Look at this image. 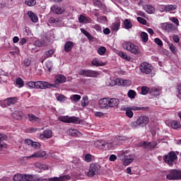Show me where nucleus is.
Listing matches in <instances>:
<instances>
[{
  "instance_id": "cd10ccee",
  "label": "nucleus",
  "mask_w": 181,
  "mask_h": 181,
  "mask_svg": "<svg viewBox=\"0 0 181 181\" xmlns=\"http://www.w3.org/2000/svg\"><path fill=\"white\" fill-rule=\"evenodd\" d=\"M54 81L55 83H57V84L66 83V76H64V75H57L55 76Z\"/></svg>"
},
{
  "instance_id": "4c0bfd02",
  "label": "nucleus",
  "mask_w": 181,
  "mask_h": 181,
  "mask_svg": "<svg viewBox=\"0 0 181 181\" xmlns=\"http://www.w3.org/2000/svg\"><path fill=\"white\" fill-rule=\"evenodd\" d=\"M94 146L95 148H98V149H103V146H104V140H97L94 142Z\"/></svg>"
},
{
  "instance_id": "423d86ee",
  "label": "nucleus",
  "mask_w": 181,
  "mask_h": 181,
  "mask_svg": "<svg viewBox=\"0 0 181 181\" xmlns=\"http://www.w3.org/2000/svg\"><path fill=\"white\" fill-rule=\"evenodd\" d=\"M139 70L144 74H152L153 66L148 62H142L139 66Z\"/></svg>"
},
{
  "instance_id": "c85d7f7f",
  "label": "nucleus",
  "mask_w": 181,
  "mask_h": 181,
  "mask_svg": "<svg viewBox=\"0 0 181 181\" xmlns=\"http://www.w3.org/2000/svg\"><path fill=\"white\" fill-rule=\"evenodd\" d=\"M74 47V43L71 41H68L64 45V50L66 53H69Z\"/></svg>"
},
{
  "instance_id": "bb28decb",
  "label": "nucleus",
  "mask_w": 181,
  "mask_h": 181,
  "mask_svg": "<svg viewBox=\"0 0 181 181\" xmlns=\"http://www.w3.org/2000/svg\"><path fill=\"white\" fill-rule=\"evenodd\" d=\"M120 26H121V21H117L116 22L112 24L110 29L113 32H118V30H119Z\"/></svg>"
},
{
  "instance_id": "864d4df0",
  "label": "nucleus",
  "mask_w": 181,
  "mask_h": 181,
  "mask_svg": "<svg viewBox=\"0 0 181 181\" xmlns=\"http://www.w3.org/2000/svg\"><path fill=\"white\" fill-rule=\"evenodd\" d=\"M27 86L30 88H36V81H28L27 82Z\"/></svg>"
},
{
  "instance_id": "0e129e2a",
  "label": "nucleus",
  "mask_w": 181,
  "mask_h": 181,
  "mask_svg": "<svg viewBox=\"0 0 181 181\" xmlns=\"http://www.w3.org/2000/svg\"><path fill=\"white\" fill-rule=\"evenodd\" d=\"M92 28H93V29H95L97 32L101 33L102 29L100 25L95 24V25H93Z\"/></svg>"
},
{
  "instance_id": "4468645a",
  "label": "nucleus",
  "mask_w": 181,
  "mask_h": 181,
  "mask_svg": "<svg viewBox=\"0 0 181 181\" xmlns=\"http://www.w3.org/2000/svg\"><path fill=\"white\" fill-rule=\"evenodd\" d=\"M18 103V98L13 97V98H8L7 99H5L3 102L1 103V105L3 107H6V105H13Z\"/></svg>"
},
{
  "instance_id": "dca6fc26",
  "label": "nucleus",
  "mask_w": 181,
  "mask_h": 181,
  "mask_svg": "<svg viewBox=\"0 0 181 181\" xmlns=\"http://www.w3.org/2000/svg\"><path fill=\"white\" fill-rule=\"evenodd\" d=\"M141 110H144V107H138V106H132V107H129L126 111L127 117L129 118H132L134 117V112L133 111H141Z\"/></svg>"
},
{
  "instance_id": "c03bdc74",
  "label": "nucleus",
  "mask_w": 181,
  "mask_h": 181,
  "mask_svg": "<svg viewBox=\"0 0 181 181\" xmlns=\"http://www.w3.org/2000/svg\"><path fill=\"white\" fill-rule=\"evenodd\" d=\"M70 100L74 103H78L81 100V96L80 95H72L70 96Z\"/></svg>"
},
{
  "instance_id": "49530a36",
  "label": "nucleus",
  "mask_w": 181,
  "mask_h": 181,
  "mask_svg": "<svg viewBox=\"0 0 181 181\" xmlns=\"http://www.w3.org/2000/svg\"><path fill=\"white\" fill-rule=\"evenodd\" d=\"M81 31L82 33H83V35H85V36H86V37H88V39H89V40H91V39H93V35L90 33H88V31L86 30V29L81 28Z\"/></svg>"
},
{
  "instance_id": "338daca9",
  "label": "nucleus",
  "mask_w": 181,
  "mask_h": 181,
  "mask_svg": "<svg viewBox=\"0 0 181 181\" xmlns=\"http://www.w3.org/2000/svg\"><path fill=\"white\" fill-rule=\"evenodd\" d=\"M109 160L110 162H115V160H117V156L114 154L110 155V156L109 157Z\"/></svg>"
},
{
  "instance_id": "7c9ffc66",
  "label": "nucleus",
  "mask_w": 181,
  "mask_h": 181,
  "mask_svg": "<svg viewBox=\"0 0 181 181\" xmlns=\"http://www.w3.org/2000/svg\"><path fill=\"white\" fill-rule=\"evenodd\" d=\"M67 132L69 135H71V136H80V135H81V133H80L78 130L76 129H70L67 131Z\"/></svg>"
},
{
  "instance_id": "b1692460",
  "label": "nucleus",
  "mask_w": 181,
  "mask_h": 181,
  "mask_svg": "<svg viewBox=\"0 0 181 181\" xmlns=\"http://www.w3.org/2000/svg\"><path fill=\"white\" fill-rule=\"evenodd\" d=\"M112 148H114V143L103 141V146L102 148L103 151H110V149H112Z\"/></svg>"
},
{
  "instance_id": "2f4dec72",
  "label": "nucleus",
  "mask_w": 181,
  "mask_h": 181,
  "mask_svg": "<svg viewBox=\"0 0 181 181\" xmlns=\"http://www.w3.org/2000/svg\"><path fill=\"white\" fill-rule=\"evenodd\" d=\"M91 64L93 66H95L96 67H100V66H105L106 64L105 62H102L98 59H94L93 60H92Z\"/></svg>"
},
{
  "instance_id": "8fccbe9b",
  "label": "nucleus",
  "mask_w": 181,
  "mask_h": 181,
  "mask_svg": "<svg viewBox=\"0 0 181 181\" xmlns=\"http://www.w3.org/2000/svg\"><path fill=\"white\" fill-rule=\"evenodd\" d=\"M25 4L28 6H35L36 5V0H26Z\"/></svg>"
},
{
  "instance_id": "39448f33",
  "label": "nucleus",
  "mask_w": 181,
  "mask_h": 181,
  "mask_svg": "<svg viewBox=\"0 0 181 181\" xmlns=\"http://www.w3.org/2000/svg\"><path fill=\"white\" fill-rule=\"evenodd\" d=\"M149 122V118L146 116H140L136 122L132 123V127L136 128V127H146Z\"/></svg>"
},
{
  "instance_id": "a878e982",
  "label": "nucleus",
  "mask_w": 181,
  "mask_h": 181,
  "mask_svg": "<svg viewBox=\"0 0 181 181\" xmlns=\"http://www.w3.org/2000/svg\"><path fill=\"white\" fill-rule=\"evenodd\" d=\"M28 119L30 122H37V124H40V122H42V119L37 117H36L33 114H28Z\"/></svg>"
},
{
  "instance_id": "f257e3e1",
  "label": "nucleus",
  "mask_w": 181,
  "mask_h": 181,
  "mask_svg": "<svg viewBox=\"0 0 181 181\" xmlns=\"http://www.w3.org/2000/svg\"><path fill=\"white\" fill-rule=\"evenodd\" d=\"M99 105L100 108L110 110V108H115L119 105V100L114 98H104L99 100Z\"/></svg>"
},
{
  "instance_id": "e433bc0d",
  "label": "nucleus",
  "mask_w": 181,
  "mask_h": 181,
  "mask_svg": "<svg viewBox=\"0 0 181 181\" xmlns=\"http://www.w3.org/2000/svg\"><path fill=\"white\" fill-rule=\"evenodd\" d=\"M6 139V135L5 134H0V149L2 148H6V144L4 143L2 141H5Z\"/></svg>"
},
{
  "instance_id": "2eb2a0df",
  "label": "nucleus",
  "mask_w": 181,
  "mask_h": 181,
  "mask_svg": "<svg viewBox=\"0 0 181 181\" xmlns=\"http://www.w3.org/2000/svg\"><path fill=\"white\" fill-rule=\"evenodd\" d=\"M46 156V152L45 151H38L35 153H33L31 156H25L24 159H35L36 158H45Z\"/></svg>"
},
{
  "instance_id": "f03ea898",
  "label": "nucleus",
  "mask_w": 181,
  "mask_h": 181,
  "mask_svg": "<svg viewBox=\"0 0 181 181\" xmlns=\"http://www.w3.org/2000/svg\"><path fill=\"white\" fill-rule=\"evenodd\" d=\"M13 181H47L38 175L28 174H16L13 177Z\"/></svg>"
},
{
  "instance_id": "a211bd4d",
  "label": "nucleus",
  "mask_w": 181,
  "mask_h": 181,
  "mask_svg": "<svg viewBox=\"0 0 181 181\" xmlns=\"http://www.w3.org/2000/svg\"><path fill=\"white\" fill-rule=\"evenodd\" d=\"M161 28L163 30H165V32H168V33H170L175 30V26L173 24L164 23L161 25Z\"/></svg>"
},
{
  "instance_id": "6e6552de",
  "label": "nucleus",
  "mask_w": 181,
  "mask_h": 181,
  "mask_svg": "<svg viewBox=\"0 0 181 181\" xmlns=\"http://www.w3.org/2000/svg\"><path fill=\"white\" fill-rule=\"evenodd\" d=\"M177 159V156L175 151L169 152L168 155L163 156V160L170 166H173V163Z\"/></svg>"
},
{
  "instance_id": "5701e85b",
  "label": "nucleus",
  "mask_w": 181,
  "mask_h": 181,
  "mask_svg": "<svg viewBox=\"0 0 181 181\" xmlns=\"http://www.w3.org/2000/svg\"><path fill=\"white\" fill-rule=\"evenodd\" d=\"M51 11L54 13H57V15H60V14L63 13V12H64V10L63 8H62V7H60L57 5H53L51 7Z\"/></svg>"
},
{
  "instance_id": "20e7f679",
  "label": "nucleus",
  "mask_w": 181,
  "mask_h": 181,
  "mask_svg": "<svg viewBox=\"0 0 181 181\" xmlns=\"http://www.w3.org/2000/svg\"><path fill=\"white\" fill-rule=\"evenodd\" d=\"M122 46L127 52H130L133 54H139V47L135 45V44L131 42H126L123 43Z\"/></svg>"
},
{
  "instance_id": "ea45409f",
  "label": "nucleus",
  "mask_w": 181,
  "mask_h": 181,
  "mask_svg": "<svg viewBox=\"0 0 181 181\" xmlns=\"http://www.w3.org/2000/svg\"><path fill=\"white\" fill-rule=\"evenodd\" d=\"M55 96H56L57 101H59L60 103H63V102L66 101V100H67V98H66V96H64V95H62V94L56 93Z\"/></svg>"
},
{
  "instance_id": "5fc2aeb1",
  "label": "nucleus",
  "mask_w": 181,
  "mask_h": 181,
  "mask_svg": "<svg viewBox=\"0 0 181 181\" xmlns=\"http://www.w3.org/2000/svg\"><path fill=\"white\" fill-rule=\"evenodd\" d=\"M16 83L17 86H19V87H22L24 84L23 79L21 78H17Z\"/></svg>"
},
{
  "instance_id": "69168bd1",
  "label": "nucleus",
  "mask_w": 181,
  "mask_h": 181,
  "mask_svg": "<svg viewBox=\"0 0 181 181\" xmlns=\"http://www.w3.org/2000/svg\"><path fill=\"white\" fill-rule=\"evenodd\" d=\"M173 40L175 42V43H179V42H180V38L179 37L178 35H174L173 36Z\"/></svg>"
},
{
  "instance_id": "9b49d317",
  "label": "nucleus",
  "mask_w": 181,
  "mask_h": 181,
  "mask_svg": "<svg viewBox=\"0 0 181 181\" xmlns=\"http://www.w3.org/2000/svg\"><path fill=\"white\" fill-rule=\"evenodd\" d=\"M52 87H54V84L49 83L47 81H37L35 88L37 90H46V88H52Z\"/></svg>"
},
{
  "instance_id": "bf43d9fd",
  "label": "nucleus",
  "mask_w": 181,
  "mask_h": 181,
  "mask_svg": "<svg viewBox=\"0 0 181 181\" xmlns=\"http://www.w3.org/2000/svg\"><path fill=\"white\" fill-rule=\"evenodd\" d=\"M33 148H35V149H39L40 148V144L39 142L33 141L32 146Z\"/></svg>"
},
{
  "instance_id": "f704fd0d",
  "label": "nucleus",
  "mask_w": 181,
  "mask_h": 181,
  "mask_svg": "<svg viewBox=\"0 0 181 181\" xmlns=\"http://www.w3.org/2000/svg\"><path fill=\"white\" fill-rule=\"evenodd\" d=\"M28 15L30 19L32 21V22H33L34 23H36V22H37L38 21L37 16H36L33 12L28 11Z\"/></svg>"
},
{
  "instance_id": "1a4fd4ad",
  "label": "nucleus",
  "mask_w": 181,
  "mask_h": 181,
  "mask_svg": "<svg viewBox=\"0 0 181 181\" xmlns=\"http://www.w3.org/2000/svg\"><path fill=\"white\" fill-rule=\"evenodd\" d=\"M100 169H101V166L98 163H92L90 165L89 170L88 172V176L93 177V176H95V175H98L100 173Z\"/></svg>"
},
{
  "instance_id": "052dcab7",
  "label": "nucleus",
  "mask_w": 181,
  "mask_h": 181,
  "mask_svg": "<svg viewBox=\"0 0 181 181\" xmlns=\"http://www.w3.org/2000/svg\"><path fill=\"white\" fill-rule=\"evenodd\" d=\"M74 163L75 166H76L77 168H80L83 165L81 163V160H80V159H78L77 160H74Z\"/></svg>"
},
{
  "instance_id": "f3484780",
  "label": "nucleus",
  "mask_w": 181,
  "mask_h": 181,
  "mask_svg": "<svg viewBox=\"0 0 181 181\" xmlns=\"http://www.w3.org/2000/svg\"><path fill=\"white\" fill-rule=\"evenodd\" d=\"M71 179V177L69 175H60L59 177H54L49 178L48 180H46L47 181H67L70 180Z\"/></svg>"
},
{
  "instance_id": "58836bf2",
  "label": "nucleus",
  "mask_w": 181,
  "mask_h": 181,
  "mask_svg": "<svg viewBox=\"0 0 181 181\" xmlns=\"http://www.w3.org/2000/svg\"><path fill=\"white\" fill-rule=\"evenodd\" d=\"M177 7L176 6L169 4L167 6H165L164 9L165 10V12H172V11L176 10Z\"/></svg>"
},
{
  "instance_id": "393cba45",
  "label": "nucleus",
  "mask_w": 181,
  "mask_h": 181,
  "mask_svg": "<svg viewBox=\"0 0 181 181\" xmlns=\"http://www.w3.org/2000/svg\"><path fill=\"white\" fill-rule=\"evenodd\" d=\"M78 21L80 23H91L93 20L90 17H86L83 15H81L78 17Z\"/></svg>"
},
{
  "instance_id": "a19ab883",
  "label": "nucleus",
  "mask_w": 181,
  "mask_h": 181,
  "mask_svg": "<svg viewBox=\"0 0 181 181\" xmlns=\"http://www.w3.org/2000/svg\"><path fill=\"white\" fill-rule=\"evenodd\" d=\"M118 55L119 56V57H122V59L127 60V62H129V60H131V57L128 56L127 53L124 52H119Z\"/></svg>"
},
{
  "instance_id": "de8ad7c7",
  "label": "nucleus",
  "mask_w": 181,
  "mask_h": 181,
  "mask_svg": "<svg viewBox=\"0 0 181 181\" xmlns=\"http://www.w3.org/2000/svg\"><path fill=\"white\" fill-rule=\"evenodd\" d=\"M105 52H107V48H105V47H100L98 49V53L100 56H104L105 54Z\"/></svg>"
},
{
  "instance_id": "0eeeda50",
  "label": "nucleus",
  "mask_w": 181,
  "mask_h": 181,
  "mask_svg": "<svg viewBox=\"0 0 181 181\" xmlns=\"http://www.w3.org/2000/svg\"><path fill=\"white\" fill-rule=\"evenodd\" d=\"M59 121L62 122H66L68 124H78L80 122V118L77 117H69V116H60L58 118Z\"/></svg>"
},
{
  "instance_id": "79ce46f5",
  "label": "nucleus",
  "mask_w": 181,
  "mask_h": 181,
  "mask_svg": "<svg viewBox=\"0 0 181 181\" xmlns=\"http://www.w3.org/2000/svg\"><path fill=\"white\" fill-rule=\"evenodd\" d=\"M35 167H37L38 169H40L41 170H47L49 169V165L46 164L36 163Z\"/></svg>"
},
{
  "instance_id": "f8f14e48",
  "label": "nucleus",
  "mask_w": 181,
  "mask_h": 181,
  "mask_svg": "<svg viewBox=\"0 0 181 181\" xmlns=\"http://www.w3.org/2000/svg\"><path fill=\"white\" fill-rule=\"evenodd\" d=\"M100 74L98 71L93 70L81 69L78 72L79 76H84L85 77H98Z\"/></svg>"
},
{
  "instance_id": "412c9836",
  "label": "nucleus",
  "mask_w": 181,
  "mask_h": 181,
  "mask_svg": "<svg viewBox=\"0 0 181 181\" xmlns=\"http://www.w3.org/2000/svg\"><path fill=\"white\" fill-rule=\"evenodd\" d=\"M150 94H151V95H154L155 97H158V95H160V94H162V88L159 87L151 88Z\"/></svg>"
},
{
  "instance_id": "ddd939ff",
  "label": "nucleus",
  "mask_w": 181,
  "mask_h": 181,
  "mask_svg": "<svg viewBox=\"0 0 181 181\" xmlns=\"http://www.w3.org/2000/svg\"><path fill=\"white\" fill-rule=\"evenodd\" d=\"M156 142H147V141H141L138 144V146H141L144 149H148V151H152V149H155L156 148Z\"/></svg>"
},
{
  "instance_id": "09e8293b",
  "label": "nucleus",
  "mask_w": 181,
  "mask_h": 181,
  "mask_svg": "<svg viewBox=\"0 0 181 181\" xmlns=\"http://www.w3.org/2000/svg\"><path fill=\"white\" fill-rule=\"evenodd\" d=\"M148 93H151V89H149L148 88V86H143L141 88V92L142 95H146V94H148Z\"/></svg>"
},
{
  "instance_id": "6ab92c4d",
  "label": "nucleus",
  "mask_w": 181,
  "mask_h": 181,
  "mask_svg": "<svg viewBox=\"0 0 181 181\" xmlns=\"http://www.w3.org/2000/svg\"><path fill=\"white\" fill-rule=\"evenodd\" d=\"M53 135V132L50 129H46L42 134H40L39 138L40 139H50Z\"/></svg>"
},
{
  "instance_id": "473e14b6",
  "label": "nucleus",
  "mask_w": 181,
  "mask_h": 181,
  "mask_svg": "<svg viewBox=\"0 0 181 181\" xmlns=\"http://www.w3.org/2000/svg\"><path fill=\"white\" fill-rule=\"evenodd\" d=\"M120 83L119 86H123V87H128L132 84V82H131V80H127V79H122L119 78Z\"/></svg>"
},
{
  "instance_id": "e2e57ef3",
  "label": "nucleus",
  "mask_w": 181,
  "mask_h": 181,
  "mask_svg": "<svg viewBox=\"0 0 181 181\" xmlns=\"http://www.w3.org/2000/svg\"><path fill=\"white\" fill-rule=\"evenodd\" d=\"M95 117H97L98 118H103L104 117V113L102 112H95Z\"/></svg>"
},
{
  "instance_id": "680f3d73",
  "label": "nucleus",
  "mask_w": 181,
  "mask_h": 181,
  "mask_svg": "<svg viewBox=\"0 0 181 181\" xmlns=\"http://www.w3.org/2000/svg\"><path fill=\"white\" fill-rule=\"evenodd\" d=\"M170 21H172V22H173V23H175L177 26H179V19H177L176 17L170 18Z\"/></svg>"
},
{
  "instance_id": "37998d69",
  "label": "nucleus",
  "mask_w": 181,
  "mask_h": 181,
  "mask_svg": "<svg viewBox=\"0 0 181 181\" xmlns=\"http://www.w3.org/2000/svg\"><path fill=\"white\" fill-rule=\"evenodd\" d=\"M93 4L95 5V6L100 8L101 9H105V6L103 5L100 0H93Z\"/></svg>"
},
{
  "instance_id": "774afa93",
  "label": "nucleus",
  "mask_w": 181,
  "mask_h": 181,
  "mask_svg": "<svg viewBox=\"0 0 181 181\" xmlns=\"http://www.w3.org/2000/svg\"><path fill=\"white\" fill-rule=\"evenodd\" d=\"M46 66L48 68L49 71H50V70H52V67H53V64L52 62L50 61L47 62Z\"/></svg>"
},
{
  "instance_id": "4d7b16f0",
  "label": "nucleus",
  "mask_w": 181,
  "mask_h": 181,
  "mask_svg": "<svg viewBox=\"0 0 181 181\" xmlns=\"http://www.w3.org/2000/svg\"><path fill=\"white\" fill-rule=\"evenodd\" d=\"M84 158H85L86 162H91V160L93 159L91 154H90V153L85 155Z\"/></svg>"
},
{
  "instance_id": "603ef678",
  "label": "nucleus",
  "mask_w": 181,
  "mask_h": 181,
  "mask_svg": "<svg viewBox=\"0 0 181 181\" xmlns=\"http://www.w3.org/2000/svg\"><path fill=\"white\" fill-rule=\"evenodd\" d=\"M127 95L129 98H135L136 96V92H135V90H130L128 91Z\"/></svg>"
},
{
  "instance_id": "13d9d810",
  "label": "nucleus",
  "mask_w": 181,
  "mask_h": 181,
  "mask_svg": "<svg viewBox=\"0 0 181 181\" xmlns=\"http://www.w3.org/2000/svg\"><path fill=\"white\" fill-rule=\"evenodd\" d=\"M137 21L141 23V25H146V20L145 18H141V17H137Z\"/></svg>"
},
{
  "instance_id": "4be33fe9",
  "label": "nucleus",
  "mask_w": 181,
  "mask_h": 181,
  "mask_svg": "<svg viewBox=\"0 0 181 181\" xmlns=\"http://www.w3.org/2000/svg\"><path fill=\"white\" fill-rule=\"evenodd\" d=\"M122 27L127 30H129L132 28V22L131 19L125 18L122 21Z\"/></svg>"
},
{
  "instance_id": "a18cd8bd",
  "label": "nucleus",
  "mask_w": 181,
  "mask_h": 181,
  "mask_svg": "<svg viewBox=\"0 0 181 181\" xmlns=\"http://www.w3.org/2000/svg\"><path fill=\"white\" fill-rule=\"evenodd\" d=\"M140 37H141L142 42H144V43H146V42H148V33H146L145 32H142L141 33Z\"/></svg>"
},
{
  "instance_id": "6e6d98bb",
  "label": "nucleus",
  "mask_w": 181,
  "mask_h": 181,
  "mask_svg": "<svg viewBox=\"0 0 181 181\" xmlns=\"http://www.w3.org/2000/svg\"><path fill=\"white\" fill-rule=\"evenodd\" d=\"M49 23H59L60 22V20L59 18H54V17H51L49 19Z\"/></svg>"
},
{
  "instance_id": "c756f323",
  "label": "nucleus",
  "mask_w": 181,
  "mask_h": 181,
  "mask_svg": "<svg viewBox=\"0 0 181 181\" xmlns=\"http://www.w3.org/2000/svg\"><path fill=\"white\" fill-rule=\"evenodd\" d=\"M143 9L147 12V13H154L155 7L151 5H143Z\"/></svg>"
},
{
  "instance_id": "3c124183",
  "label": "nucleus",
  "mask_w": 181,
  "mask_h": 181,
  "mask_svg": "<svg viewBox=\"0 0 181 181\" xmlns=\"http://www.w3.org/2000/svg\"><path fill=\"white\" fill-rule=\"evenodd\" d=\"M170 50L173 53V54H176L177 53V48L173 44H170L169 45Z\"/></svg>"
},
{
  "instance_id": "9d476101",
  "label": "nucleus",
  "mask_w": 181,
  "mask_h": 181,
  "mask_svg": "<svg viewBox=\"0 0 181 181\" xmlns=\"http://www.w3.org/2000/svg\"><path fill=\"white\" fill-rule=\"evenodd\" d=\"M167 179L168 180H181V171L177 170H173L167 175Z\"/></svg>"
},
{
  "instance_id": "72a5a7b5",
  "label": "nucleus",
  "mask_w": 181,
  "mask_h": 181,
  "mask_svg": "<svg viewBox=\"0 0 181 181\" xmlns=\"http://www.w3.org/2000/svg\"><path fill=\"white\" fill-rule=\"evenodd\" d=\"M171 127L173 129H180L181 128L180 122L177 120H173L171 122Z\"/></svg>"
},
{
  "instance_id": "aec40b11",
  "label": "nucleus",
  "mask_w": 181,
  "mask_h": 181,
  "mask_svg": "<svg viewBox=\"0 0 181 181\" xmlns=\"http://www.w3.org/2000/svg\"><path fill=\"white\" fill-rule=\"evenodd\" d=\"M121 84V81L119 78H110L106 81V86L114 87V86H119Z\"/></svg>"
},
{
  "instance_id": "c9c22d12",
  "label": "nucleus",
  "mask_w": 181,
  "mask_h": 181,
  "mask_svg": "<svg viewBox=\"0 0 181 181\" xmlns=\"http://www.w3.org/2000/svg\"><path fill=\"white\" fill-rule=\"evenodd\" d=\"M53 53H54V51H53V49H49L45 52L43 55L44 59L42 61V63H43V62H45L46 59H49V57H52V56L53 55Z\"/></svg>"
},
{
  "instance_id": "7ed1b4c3",
  "label": "nucleus",
  "mask_w": 181,
  "mask_h": 181,
  "mask_svg": "<svg viewBox=\"0 0 181 181\" xmlns=\"http://www.w3.org/2000/svg\"><path fill=\"white\" fill-rule=\"evenodd\" d=\"M120 158L123 160V165L128 166V165H131L134 162L135 154L131 153V151H126L122 153Z\"/></svg>"
}]
</instances>
